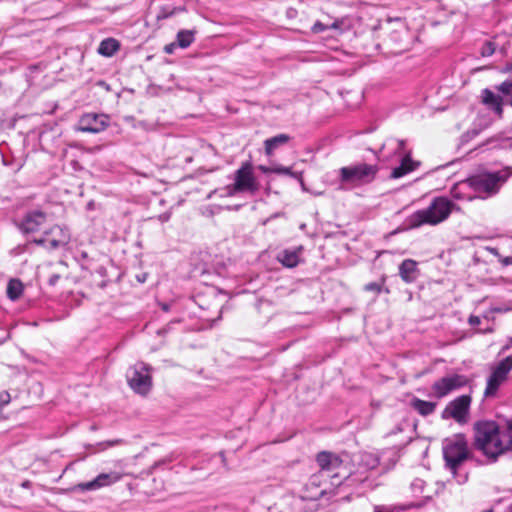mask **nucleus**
<instances>
[{
  "label": "nucleus",
  "mask_w": 512,
  "mask_h": 512,
  "mask_svg": "<svg viewBox=\"0 0 512 512\" xmlns=\"http://www.w3.org/2000/svg\"><path fill=\"white\" fill-rule=\"evenodd\" d=\"M473 446L491 462L512 452V416L499 422L478 420L473 424Z\"/></svg>",
  "instance_id": "obj_1"
},
{
  "label": "nucleus",
  "mask_w": 512,
  "mask_h": 512,
  "mask_svg": "<svg viewBox=\"0 0 512 512\" xmlns=\"http://www.w3.org/2000/svg\"><path fill=\"white\" fill-rule=\"evenodd\" d=\"M316 462L319 470L330 476L331 486L352 487L357 485L368 486L369 476L366 472L356 471L347 474L342 469V460L335 454L322 451L317 454Z\"/></svg>",
  "instance_id": "obj_2"
},
{
  "label": "nucleus",
  "mask_w": 512,
  "mask_h": 512,
  "mask_svg": "<svg viewBox=\"0 0 512 512\" xmlns=\"http://www.w3.org/2000/svg\"><path fill=\"white\" fill-rule=\"evenodd\" d=\"M443 457L445 467L459 485L468 480V472L463 469V463L469 457L466 438L463 434H457L453 438L443 442Z\"/></svg>",
  "instance_id": "obj_3"
},
{
  "label": "nucleus",
  "mask_w": 512,
  "mask_h": 512,
  "mask_svg": "<svg viewBox=\"0 0 512 512\" xmlns=\"http://www.w3.org/2000/svg\"><path fill=\"white\" fill-rule=\"evenodd\" d=\"M454 206L447 197H435L428 207L417 210L408 217V226L418 228L423 225H437L449 217Z\"/></svg>",
  "instance_id": "obj_4"
},
{
  "label": "nucleus",
  "mask_w": 512,
  "mask_h": 512,
  "mask_svg": "<svg viewBox=\"0 0 512 512\" xmlns=\"http://www.w3.org/2000/svg\"><path fill=\"white\" fill-rule=\"evenodd\" d=\"M512 175V167L496 172H483L469 177L471 190L485 197L497 194L501 186ZM484 198V196L482 197Z\"/></svg>",
  "instance_id": "obj_5"
},
{
  "label": "nucleus",
  "mask_w": 512,
  "mask_h": 512,
  "mask_svg": "<svg viewBox=\"0 0 512 512\" xmlns=\"http://www.w3.org/2000/svg\"><path fill=\"white\" fill-rule=\"evenodd\" d=\"M379 171L377 165L367 163H357L345 166L339 169V180L343 184L353 186L365 185L371 183Z\"/></svg>",
  "instance_id": "obj_6"
},
{
  "label": "nucleus",
  "mask_w": 512,
  "mask_h": 512,
  "mask_svg": "<svg viewBox=\"0 0 512 512\" xmlns=\"http://www.w3.org/2000/svg\"><path fill=\"white\" fill-rule=\"evenodd\" d=\"M129 387L137 394L147 395L152 388L151 368L144 362H137L127 370Z\"/></svg>",
  "instance_id": "obj_7"
},
{
  "label": "nucleus",
  "mask_w": 512,
  "mask_h": 512,
  "mask_svg": "<svg viewBox=\"0 0 512 512\" xmlns=\"http://www.w3.org/2000/svg\"><path fill=\"white\" fill-rule=\"evenodd\" d=\"M472 398L470 395H460L450 401L441 413L443 420L453 419L460 425H465L469 421L470 406Z\"/></svg>",
  "instance_id": "obj_8"
},
{
  "label": "nucleus",
  "mask_w": 512,
  "mask_h": 512,
  "mask_svg": "<svg viewBox=\"0 0 512 512\" xmlns=\"http://www.w3.org/2000/svg\"><path fill=\"white\" fill-rule=\"evenodd\" d=\"M512 370V354L502 359L491 371L487 378L484 396L487 398L494 397L500 386L508 379V375Z\"/></svg>",
  "instance_id": "obj_9"
},
{
  "label": "nucleus",
  "mask_w": 512,
  "mask_h": 512,
  "mask_svg": "<svg viewBox=\"0 0 512 512\" xmlns=\"http://www.w3.org/2000/svg\"><path fill=\"white\" fill-rule=\"evenodd\" d=\"M234 189L241 190L243 193L254 195L259 190V183L253 172V166L250 162H244L234 174Z\"/></svg>",
  "instance_id": "obj_10"
},
{
  "label": "nucleus",
  "mask_w": 512,
  "mask_h": 512,
  "mask_svg": "<svg viewBox=\"0 0 512 512\" xmlns=\"http://www.w3.org/2000/svg\"><path fill=\"white\" fill-rule=\"evenodd\" d=\"M48 214L41 209L27 211L20 220L16 222L17 228L24 235L39 232L47 223Z\"/></svg>",
  "instance_id": "obj_11"
},
{
  "label": "nucleus",
  "mask_w": 512,
  "mask_h": 512,
  "mask_svg": "<svg viewBox=\"0 0 512 512\" xmlns=\"http://www.w3.org/2000/svg\"><path fill=\"white\" fill-rule=\"evenodd\" d=\"M467 383L468 379L464 375L452 374L444 376L432 384L433 395L438 399L444 398L451 392L464 387Z\"/></svg>",
  "instance_id": "obj_12"
},
{
  "label": "nucleus",
  "mask_w": 512,
  "mask_h": 512,
  "mask_svg": "<svg viewBox=\"0 0 512 512\" xmlns=\"http://www.w3.org/2000/svg\"><path fill=\"white\" fill-rule=\"evenodd\" d=\"M109 126V117L106 114L86 113L79 119L77 131L97 134Z\"/></svg>",
  "instance_id": "obj_13"
},
{
  "label": "nucleus",
  "mask_w": 512,
  "mask_h": 512,
  "mask_svg": "<svg viewBox=\"0 0 512 512\" xmlns=\"http://www.w3.org/2000/svg\"><path fill=\"white\" fill-rule=\"evenodd\" d=\"M330 476L320 470L312 474L307 483V489H318L312 497L314 499L322 498L325 495L334 494V489L339 486H331L330 485Z\"/></svg>",
  "instance_id": "obj_14"
},
{
  "label": "nucleus",
  "mask_w": 512,
  "mask_h": 512,
  "mask_svg": "<svg viewBox=\"0 0 512 512\" xmlns=\"http://www.w3.org/2000/svg\"><path fill=\"white\" fill-rule=\"evenodd\" d=\"M120 479V473L111 471L109 473H101L91 481L80 483L78 487L82 491H92L100 489L102 487L109 486L113 483L118 482Z\"/></svg>",
  "instance_id": "obj_15"
},
{
  "label": "nucleus",
  "mask_w": 512,
  "mask_h": 512,
  "mask_svg": "<svg viewBox=\"0 0 512 512\" xmlns=\"http://www.w3.org/2000/svg\"><path fill=\"white\" fill-rule=\"evenodd\" d=\"M45 234L49 237V249L51 250L64 247L70 241L69 231L59 225H55L48 231H45Z\"/></svg>",
  "instance_id": "obj_16"
},
{
  "label": "nucleus",
  "mask_w": 512,
  "mask_h": 512,
  "mask_svg": "<svg viewBox=\"0 0 512 512\" xmlns=\"http://www.w3.org/2000/svg\"><path fill=\"white\" fill-rule=\"evenodd\" d=\"M482 103L491 109L500 118L503 115V98L492 90L485 88L481 92Z\"/></svg>",
  "instance_id": "obj_17"
},
{
  "label": "nucleus",
  "mask_w": 512,
  "mask_h": 512,
  "mask_svg": "<svg viewBox=\"0 0 512 512\" xmlns=\"http://www.w3.org/2000/svg\"><path fill=\"white\" fill-rule=\"evenodd\" d=\"M399 276L405 283H413L419 276L417 262L413 259H405L399 265Z\"/></svg>",
  "instance_id": "obj_18"
},
{
  "label": "nucleus",
  "mask_w": 512,
  "mask_h": 512,
  "mask_svg": "<svg viewBox=\"0 0 512 512\" xmlns=\"http://www.w3.org/2000/svg\"><path fill=\"white\" fill-rule=\"evenodd\" d=\"M302 251V246L295 249H285L278 254L277 259L283 266L294 268L299 264Z\"/></svg>",
  "instance_id": "obj_19"
},
{
  "label": "nucleus",
  "mask_w": 512,
  "mask_h": 512,
  "mask_svg": "<svg viewBox=\"0 0 512 512\" xmlns=\"http://www.w3.org/2000/svg\"><path fill=\"white\" fill-rule=\"evenodd\" d=\"M418 165H419V163L413 161L411 156H410V154H407L401 160L400 165L398 167H395L392 170L390 177L392 179L401 178V177L405 176L406 174H408V173L412 172L413 170H415V168Z\"/></svg>",
  "instance_id": "obj_20"
},
{
  "label": "nucleus",
  "mask_w": 512,
  "mask_h": 512,
  "mask_svg": "<svg viewBox=\"0 0 512 512\" xmlns=\"http://www.w3.org/2000/svg\"><path fill=\"white\" fill-rule=\"evenodd\" d=\"M468 190H471L469 178L454 184L453 187L451 188V195L453 198L458 200L474 199V196L470 192H468Z\"/></svg>",
  "instance_id": "obj_21"
},
{
  "label": "nucleus",
  "mask_w": 512,
  "mask_h": 512,
  "mask_svg": "<svg viewBox=\"0 0 512 512\" xmlns=\"http://www.w3.org/2000/svg\"><path fill=\"white\" fill-rule=\"evenodd\" d=\"M290 139L291 137L284 133L266 139L264 141L265 154L271 156L277 148L287 144Z\"/></svg>",
  "instance_id": "obj_22"
},
{
  "label": "nucleus",
  "mask_w": 512,
  "mask_h": 512,
  "mask_svg": "<svg viewBox=\"0 0 512 512\" xmlns=\"http://www.w3.org/2000/svg\"><path fill=\"white\" fill-rule=\"evenodd\" d=\"M437 404L430 401H425L419 398L411 400V407L417 411L421 416H429L434 413Z\"/></svg>",
  "instance_id": "obj_23"
},
{
  "label": "nucleus",
  "mask_w": 512,
  "mask_h": 512,
  "mask_svg": "<svg viewBox=\"0 0 512 512\" xmlns=\"http://www.w3.org/2000/svg\"><path fill=\"white\" fill-rule=\"evenodd\" d=\"M120 49V43L114 38L102 40L97 49L98 53L105 57H112Z\"/></svg>",
  "instance_id": "obj_24"
},
{
  "label": "nucleus",
  "mask_w": 512,
  "mask_h": 512,
  "mask_svg": "<svg viewBox=\"0 0 512 512\" xmlns=\"http://www.w3.org/2000/svg\"><path fill=\"white\" fill-rule=\"evenodd\" d=\"M495 90L503 96V103L512 107V80H505L496 85Z\"/></svg>",
  "instance_id": "obj_25"
},
{
  "label": "nucleus",
  "mask_w": 512,
  "mask_h": 512,
  "mask_svg": "<svg viewBox=\"0 0 512 512\" xmlns=\"http://www.w3.org/2000/svg\"><path fill=\"white\" fill-rule=\"evenodd\" d=\"M23 293V284L18 279H11L7 285V296L9 299L15 301Z\"/></svg>",
  "instance_id": "obj_26"
},
{
  "label": "nucleus",
  "mask_w": 512,
  "mask_h": 512,
  "mask_svg": "<svg viewBox=\"0 0 512 512\" xmlns=\"http://www.w3.org/2000/svg\"><path fill=\"white\" fill-rule=\"evenodd\" d=\"M271 170L273 171L274 174L287 175V176H290V177L298 180L300 182L301 186L304 187L302 172H294L291 170L290 167H285L282 165H274L271 167Z\"/></svg>",
  "instance_id": "obj_27"
},
{
  "label": "nucleus",
  "mask_w": 512,
  "mask_h": 512,
  "mask_svg": "<svg viewBox=\"0 0 512 512\" xmlns=\"http://www.w3.org/2000/svg\"><path fill=\"white\" fill-rule=\"evenodd\" d=\"M194 40V31L192 30H180L177 33V45L181 48L189 47Z\"/></svg>",
  "instance_id": "obj_28"
},
{
  "label": "nucleus",
  "mask_w": 512,
  "mask_h": 512,
  "mask_svg": "<svg viewBox=\"0 0 512 512\" xmlns=\"http://www.w3.org/2000/svg\"><path fill=\"white\" fill-rule=\"evenodd\" d=\"M182 11H184V8H170L168 6H163L160 8V10L157 14V19L158 20L167 19V18L173 16L174 14H176L178 12H182Z\"/></svg>",
  "instance_id": "obj_29"
},
{
  "label": "nucleus",
  "mask_w": 512,
  "mask_h": 512,
  "mask_svg": "<svg viewBox=\"0 0 512 512\" xmlns=\"http://www.w3.org/2000/svg\"><path fill=\"white\" fill-rule=\"evenodd\" d=\"M496 50V44L493 41H485L480 49L482 57H490Z\"/></svg>",
  "instance_id": "obj_30"
},
{
  "label": "nucleus",
  "mask_w": 512,
  "mask_h": 512,
  "mask_svg": "<svg viewBox=\"0 0 512 512\" xmlns=\"http://www.w3.org/2000/svg\"><path fill=\"white\" fill-rule=\"evenodd\" d=\"M425 482L422 479L416 478L412 481L410 488L414 495H419L423 492Z\"/></svg>",
  "instance_id": "obj_31"
},
{
  "label": "nucleus",
  "mask_w": 512,
  "mask_h": 512,
  "mask_svg": "<svg viewBox=\"0 0 512 512\" xmlns=\"http://www.w3.org/2000/svg\"><path fill=\"white\" fill-rule=\"evenodd\" d=\"M404 510L403 507L398 506H375L374 512H402Z\"/></svg>",
  "instance_id": "obj_32"
},
{
  "label": "nucleus",
  "mask_w": 512,
  "mask_h": 512,
  "mask_svg": "<svg viewBox=\"0 0 512 512\" xmlns=\"http://www.w3.org/2000/svg\"><path fill=\"white\" fill-rule=\"evenodd\" d=\"M11 401V397L9 392L2 391L0 392V410H2L5 406H7Z\"/></svg>",
  "instance_id": "obj_33"
},
{
  "label": "nucleus",
  "mask_w": 512,
  "mask_h": 512,
  "mask_svg": "<svg viewBox=\"0 0 512 512\" xmlns=\"http://www.w3.org/2000/svg\"><path fill=\"white\" fill-rule=\"evenodd\" d=\"M381 289H382L381 285L376 282L368 283L365 285L366 291H372L376 294H379L381 292Z\"/></svg>",
  "instance_id": "obj_34"
},
{
  "label": "nucleus",
  "mask_w": 512,
  "mask_h": 512,
  "mask_svg": "<svg viewBox=\"0 0 512 512\" xmlns=\"http://www.w3.org/2000/svg\"><path fill=\"white\" fill-rule=\"evenodd\" d=\"M329 27L325 24H323L322 22H315L314 25L312 26V31L314 33H321V32H324L325 30H327Z\"/></svg>",
  "instance_id": "obj_35"
},
{
  "label": "nucleus",
  "mask_w": 512,
  "mask_h": 512,
  "mask_svg": "<svg viewBox=\"0 0 512 512\" xmlns=\"http://www.w3.org/2000/svg\"><path fill=\"white\" fill-rule=\"evenodd\" d=\"M36 245H39V246H44V245H47V247L49 248V237L45 234L44 237L42 238H39V239H34L33 241Z\"/></svg>",
  "instance_id": "obj_36"
},
{
  "label": "nucleus",
  "mask_w": 512,
  "mask_h": 512,
  "mask_svg": "<svg viewBox=\"0 0 512 512\" xmlns=\"http://www.w3.org/2000/svg\"><path fill=\"white\" fill-rule=\"evenodd\" d=\"M60 278H61V275L58 273L51 274L48 278L49 285H51V286L56 285Z\"/></svg>",
  "instance_id": "obj_37"
},
{
  "label": "nucleus",
  "mask_w": 512,
  "mask_h": 512,
  "mask_svg": "<svg viewBox=\"0 0 512 512\" xmlns=\"http://www.w3.org/2000/svg\"><path fill=\"white\" fill-rule=\"evenodd\" d=\"M226 191L228 196H234L237 193H243L241 190H235L234 189V183L231 185L226 186Z\"/></svg>",
  "instance_id": "obj_38"
},
{
  "label": "nucleus",
  "mask_w": 512,
  "mask_h": 512,
  "mask_svg": "<svg viewBox=\"0 0 512 512\" xmlns=\"http://www.w3.org/2000/svg\"><path fill=\"white\" fill-rule=\"evenodd\" d=\"M468 323L471 325V326H477L481 323V319L480 317L478 316H475V315H471L468 319Z\"/></svg>",
  "instance_id": "obj_39"
},
{
  "label": "nucleus",
  "mask_w": 512,
  "mask_h": 512,
  "mask_svg": "<svg viewBox=\"0 0 512 512\" xmlns=\"http://www.w3.org/2000/svg\"><path fill=\"white\" fill-rule=\"evenodd\" d=\"M403 430H404L403 424H402V423L397 424V425L395 426V428H394L393 430H391V431L387 434V436L395 435V434H397V433L402 432Z\"/></svg>",
  "instance_id": "obj_40"
},
{
  "label": "nucleus",
  "mask_w": 512,
  "mask_h": 512,
  "mask_svg": "<svg viewBox=\"0 0 512 512\" xmlns=\"http://www.w3.org/2000/svg\"><path fill=\"white\" fill-rule=\"evenodd\" d=\"M170 217H171V214H170V213H162V214H160V215H159L158 219H159L162 223H164V222L169 221Z\"/></svg>",
  "instance_id": "obj_41"
},
{
  "label": "nucleus",
  "mask_w": 512,
  "mask_h": 512,
  "mask_svg": "<svg viewBox=\"0 0 512 512\" xmlns=\"http://www.w3.org/2000/svg\"><path fill=\"white\" fill-rule=\"evenodd\" d=\"M368 458H369V463H370V469H374L377 467L378 465V460L374 457H372L371 455H368Z\"/></svg>",
  "instance_id": "obj_42"
},
{
  "label": "nucleus",
  "mask_w": 512,
  "mask_h": 512,
  "mask_svg": "<svg viewBox=\"0 0 512 512\" xmlns=\"http://www.w3.org/2000/svg\"><path fill=\"white\" fill-rule=\"evenodd\" d=\"M174 46H175V44H174V43L168 44V45H166V46H165L164 51H165L166 53H169V54H170V53H172V52H173V50H174Z\"/></svg>",
  "instance_id": "obj_43"
},
{
  "label": "nucleus",
  "mask_w": 512,
  "mask_h": 512,
  "mask_svg": "<svg viewBox=\"0 0 512 512\" xmlns=\"http://www.w3.org/2000/svg\"><path fill=\"white\" fill-rule=\"evenodd\" d=\"M122 441L119 440V439H116V440H113V441H107L106 442V446L107 447H112L114 445H117V444H120Z\"/></svg>",
  "instance_id": "obj_44"
},
{
  "label": "nucleus",
  "mask_w": 512,
  "mask_h": 512,
  "mask_svg": "<svg viewBox=\"0 0 512 512\" xmlns=\"http://www.w3.org/2000/svg\"><path fill=\"white\" fill-rule=\"evenodd\" d=\"M502 263H503L504 265H512V256L505 257V258L502 260Z\"/></svg>",
  "instance_id": "obj_45"
},
{
  "label": "nucleus",
  "mask_w": 512,
  "mask_h": 512,
  "mask_svg": "<svg viewBox=\"0 0 512 512\" xmlns=\"http://www.w3.org/2000/svg\"><path fill=\"white\" fill-rule=\"evenodd\" d=\"M260 169H261V171H263L264 173H273V171L271 170V167L260 166Z\"/></svg>",
  "instance_id": "obj_46"
},
{
  "label": "nucleus",
  "mask_w": 512,
  "mask_h": 512,
  "mask_svg": "<svg viewBox=\"0 0 512 512\" xmlns=\"http://www.w3.org/2000/svg\"><path fill=\"white\" fill-rule=\"evenodd\" d=\"M160 306H161V309L165 312H168L170 310V305L167 303H162Z\"/></svg>",
  "instance_id": "obj_47"
},
{
  "label": "nucleus",
  "mask_w": 512,
  "mask_h": 512,
  "mask_svg": "<svg viewBox=\"0 0 512 512\" xmlns=\"http://www.w3.org/2000/svg\"><path fill=\"white\" fill-rule=\"evenodd\" d=\"M98 84H99L100 86H103V88H106V89H108V88H109V86H108L104 81H100Z\"/></svg>",
  "instance_id": "obj_48"
},
{
  "label": "nucleus",
  "mask_w": 512,
  "mask_h": 512,
  "mask_svg": "<svg viewBox=\"0 0 512 512\" xmlns=\"http://www.w3.org/2000/svg\"><path fill=\"white\" fill-rule=\"evenodd\" d=\"M330 27L336 29V28H338V24L336 22H334Z\"/></svg>",
  "instance_id": "obj_49"
},
{
  "label": "nucleus",
  "mask_w": 512,
  "mask_h": 512,
  "mask_svg": "<svg viewBox=\"0 0 512 512\" xmlns=\"http://www.w3.org/2000/svg\"><path fill=\"white\" fill-rule=\"evenodd\" d=\"M509 345L512 346V337L509 339Z\"/></svg>",
  "instance_id": "obj_50"
},
{
  "label": "nucleus",
  "mask_w": 512,
  "mask_h": 512,
  "mask_svg": "<svg viewBox=\"0 0 512 512\" xmlns=\"http://www.w3.org/2000/svg\"><path fill=\"white\" fill-rule=\"evenodd\" d=\"M510 512H512V503H511V506H510Z\"/></svg>",
  "instance_id": "obj_51"
}]
</instances>
